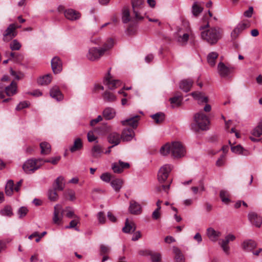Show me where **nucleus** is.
Returning a JSON list of instances; mask_svg holds the SVG:
<instances>
[{
  "label": "nucleus",
  "mask_w": 262,
  "mask_h": 262,
  "mask_svg": "<svg viewBox=\"0 0 262 262\" xmlns=\"http://www.w3.org/2000/svg\"><path fill=\"white\" fill-rule=\"evenodd\" d=\"M160 153L163 156H167L171 154L174 158H181L185 156L186 149L183 145L180 142H173L171 144L166 143L160 149Z\"/></svg>",
  "instance_id": "obj_1"
},
{
  "label": "nucleus",
  "mask_w": 262,
  "mask_h": 262,
  "mask_svg": "<svg viewBox=\"0 0 262 262\" xmlns=\"http://www.w3.org/2000/svg\"><path fill=\"white\" fill-rule=\"evenodd\" d=\"M113 40L111 38L108 39L101 48L93 47L89 50L86 54L88 60L94 61L99 60L103 56L106 52L109 50L113 46Z\"/></svg>",
  "instance_id": "obj_2"
},
{
  "label": "nucleus",
  "mask_w": 262,
  "mask_h": 262,
  "mask_svg": "<svg viewBox=\"0 0 262 262\" xmlns=\"http://www.w3.org/2000/svg\"><path fill=\"white\" fill-rule=\"evenodd\" d=\"M223 31L219 27L212 28L201 33L202 38L210 45L216 43L221 38Z\"/></svg>",
  "instance_id": "obj_3"
},
{
  "label": "nucleus",
  "mask_w": 262,
  "mask_h": 262,
  "mask_svg": "<svg viewBox=\"0 0 262 262\" xmlns=\"http://www.w3.org/2000/svg\"><path fill=\"white\" fill-rule=\"evenodd\" d=\"M42 159H29L23 164V168L26 173H31L37 170L43 164Z\"/></svg>",
  "instance_id": "obj_4"
},
{
  "label": "nucleus",
  "mask_w": 262,
  "mask_h": 262,
  "mask_svg": "<svg viewBox=\"0 0 262 262\" xmlns=\"http://www.w3.org/2000/svg\"><path fill=\"white\" fill-rule=\"evenodd\" d=\"M194 120L201 130H206L208 128V126L210 123L209 119L202 112L197 113L194 115Z\"/></svg>",
  "instance_id": "obj_5"
},
{
  "label": "nucleus",
  "mask_w": 262,
  "mask_h": 262,
  "mask_svg": "<svg viewBox=\"0 0 262 262\" xmlns=\"http://www.w3.org/2000/svg\"><path fill=\"white\" fill-rule=\"evenodd\" d=\"M132 5L135 18L138 20L143 19V17L141 14L144 6L143 0H132Z\"/></svg>",
  "instance_id": "obj_6"
},
{
  "label": "nucleus",
  "mask_w": 262,
  "mask_h": 262,
  "mask_svg": "<svg viewBox=\"0 0 262 262\" xmlns=\"http://www.w3.org/2000/svg\"><path fill=\"white\" fill-rule=\"evenodd\" d=\"M64 210L62 205L56 204L54 208L53 222L56 225H60L62 223Z\"/></svg>",
  "instance_id": "obj_7"
},
{
  "label": "nucleus",
  "mask_w": 262,
  "mask_h": 262,
  "mask_svg": "<svg viewBox=\"0 0 262 262\" xmlns=\"http://www.w3.org/2000/svg\"><path fill=\"white\" fill-rule=\"evenodd\" d=\"M172 168V166L169 164H165L160 168L158 173L159 182L162 183L166 180Z\"/></svg>",
  "instance_id": "obj_8"
},
{
  "label": "nucleus",
  "mask_w": 262,
  "mask_h": 262,
  "mask_svg": "<svg viewBox=\"0 0 262 262\" xmlns=\"http://www.w3.org/2000/svg\"><path fill=\"white\" fill-rule=\"evenodd\" d=\"M17 27L14 24H10L3 34V40L5 42H9L16 35L15 30Z\"/></svg>",
  "instance_id": "obj_9"
},
{
  "label": "nucleus",
  "mask_w": 262,
  "mask_h": 262,
  "mask_svg": "<svg viewBox=\"0 0 262 262\" xmlns=\"http://www.w3.org/2000/svg\"><path fill=\"white\" fill-rule=\"evenodd\" d=\"M104 84L110 90H114L121 85V82L118 80H114L110 76L108 72V75L104 79Z\"/></svg>",
  "instance_id": "obj_10"
},
{
  "label": "nucleus",
  "mask_w": 262,
  "mask_h": 262,
  "mask_svg": "<svg viewBox=\"0 0 262 262\" xmlns=\"http://www.w3.org/2000/svg\"><path fill=\"white\" fill-rule=\"evenodd\" d=\"M130 165L128 163L124 162L119 160L118 162H115L112 164V168L114 172L116 173H120L123 172L125 169L129 168Z\"/></svg>",
  "instance_id": "obj_11"
},
{
  "label": "nucleus",
  "mask_w": 262,
  "mask_h": 262,
  "mask_svg": "<svg viewBox=\"0 0 262 262\" xmlns=\"http://www.w3.org/2000/svg\"><path fill=\"white\" fill-rule=\"evenodd\" d=\"M250 26V23L247 20H244L239 23L236 27L231 33V36L233 38H236L245 29Z\"/></svg>",
  "instance_id": "obj_12"
},
{
  "label": "nucleus",
  "mask_w": 262,
  "mask_h": 262,
  "mask_svg": "<svg viewBox=\"0 0 262 262\" xmlns=\"http://www.w3.org/2000/svg\"><path fill=\"white\" fill-rule=\"evenodd\" d=\"M251 223L256 227L259 228L262 224V217L254 212H250L248 215Z\"/></svg>",
  "instance_id": "obj_13"
},
{
  "label": "nucleus",
  "mask_w": 262,
  "mask_h": 262,
  "mask_svg": "<svg viewBox=\"0 0 262 262\" xmlns=\"http://www.w3.org/2000/svg\"><path fill=\"white\" fill-rule=\"evenodd\" d=\"M140 120V116L139 115H136L128 119L121 121V124L124 125H129L133 128H136L138 125V122Z\"/></svg>",
  "instance_id": "obj_14"
},
{
  "label": "nucleus",
  "mask_w": 262,
  "mask_h": 262,
  "mask_svg": "<svg viewBox=\"0 0 262 262\" xmlns=\"http://www.w3.org/2000/svg\"><path fill=\"white\" fill-rule=\"evenodd\" d=\"M65 17L70 20H76L79 19L81 17V14L73 9H69L64 12Z\"/></svg>",
  "instance_id": "obj_15"
},
{
  "label": "nucleus",
  "mask_w": 262,
  "mask_h": 262,
  "mask_svg": "<svg viewBox=\"0 0 262 262\" xmlns=\"http://www.w3.org/2000/svg\"><path fill=\"white\" fill-rule=\"evenodd\" d=\"M51 67L53 72L57 74L62 70V62L58 57H54L51 60Z\"/></svg>",
  "instance_id": "obj_16"
},
{
  "label": "nucleus",
  "mask_w": 262,
  "mask_h": 262,
  "mask_svg": "<svg viewBox=\"0 0 262 262\" xmlns=\"http://www.w3.org/2000/svg\"><path fill=\"white\" fill-rule=\"evenodd\" d=\"M217 68L219 73L222 77H225L228 76L233 71V69L232 68L226 66L223 62L219 63Z\"/></svg>",
  "instance_id": "obj_17"
},
{
  "label": "nucleus",
  "mask_w": 262,
  "mask_h": 262,
  "mask_svg": "<svg viewBox=\"0 0 262 262\" xmlns=\"http://www.w3.org/2000/svg\"><path fill=\"white\" fill-rule=\"evenodd\" d=\"M135 137V132L133 129L124 128L121 134V139L123 141H130Z\"/></svg>",
  "instance_id": "obj_18"
},
{
  "label": "nucleus",
  "mask_w": 262,
  "mask_h": 262,
  "mask_svg": "<svg viewBox=\"0 0 262 262\" xmlns=\"http://www.w3.org/2000/svg\"><path fill=\"white\" fill-rule=\"evenodd\" d=\"M51 97L56 99L57 101H61L63 99V95L61 92L58 86L55 85L50 92Z\"/></svg>",
  "instance_id": "obj_19"
},
{
  "label": "nucleus",
  "mask_w": 262,
  "mask_h": 262,
  "mask_svg": "<svg viewBox=\"0 0 262 262\" xmlns=\"http://www.w3.org/2000/svg\"><path fill=\"white\" fill-rule=\"evenodd\" d=\"M207 235L210 240L215 242L221 235V232L214 230L212 228H209L207 230Z\"/></svg>",
  "instance_id": "obj_20"
},
{
  "label": "nucleus",
  "mask_w": 262,
  "mask_h": 262,
  "mask_svg": "<svg viewBox=\"0 0 262 262\" xmlns=\"http://www.w3.org/2000/svg\"><path fill=\"white\" fill-rule=\"evenodd\" d=\"M189 34L186 33H182L181 30H179L175 38L176 40L181 45H184L186 43L189 38Z\"/></svg>",
  "instance_id": "obj_21"
},
{
  "label": "nucleus",
  "mask_w": 262,
  "mask_h": 262,
  "mask_svg": "<svg viewBox=\"0 0 262 262\" xmlns=\"http://www.w3.org/2000/svg\"><path fill=\"white\" fill-rule=\"evenodd\" d=\"M129 211L132 214H139L141 213L142 209L140 204L134 201H131L129 207Z\"/></svg>",
  "instance_id": "obj_22"
},
{
  "label": "nucleus",
  "mask_w": 262,
  "mask_h": 262,
  "mask_svg": "<svg viewBox=\"0 0 262 262\" xmlns=\"http://www.w3.org/2000/svg\"><path fill=\"white\" fill-rule=\"evenodd\" d=\"M65 187L64 179L62 176L58 177L53 184V188L55 190L62 191Z\"/></svg>",
  "instance_id": "obj_23"
},
{
  "label": "nucleus",
  "mask_w": 262,
  "mask_h": 262,
  "mask_svg": "<svg viewBox=\"0 0 262 262\" xmlns=\"http://www.w3.org/2000/svg\"><path fill=\"white\" fill-rule=\"evenodd\" d=\"M191 95L192 97L198 101L199 104L203 103H207L208 102V98L206 96H204L203 93L200 92H192Z\"/></svg>",
  "instance_id": "obj_24"
},
{
  "label": "nucleus",
  "mask_w": 262,
  "mask_h": 262,
  "mask_svg": "<svg viewBox=\"0 0 262 262\" xmlns=\"http://www.w3.org/2000/svg\"><path fill=\"white\" fill-rule=\"evenodd\" d=\"M193 81L190 79L182 80L180 83V88L185 92L190 90L192 85Z\"/></svg>",
  "instance_id": "obj_25"
},
{
  "label": "nucleus",
  "mask_w": 262,
  "mask_h": 262,
  "mask_svg": "<svg viewBox=\"0 0 262 262\" xmlns=\"http://www.w3.org/2000/svg\"><path fill=\"white\" fill-rule=\"evenodd\" d=\"M121 137L117 133H113L109 135L108 140L110 143L113 144L114 146L118 145L120 142Z\"/></svg>",
  "instance_id": "obj_26"
},
{
  "label": "nucleus",
  "mask_w": 262,
  "mask_h": 262,
  "mask_svg": "<svg viewBox=\"0 0 262 262\" xmlns=\"http://www.w3.org/2000/svg\"><path fill=\"white\" fill-rule=\"evenodd\" d=\"M5 91L8 96H13L15 94L17 91L16 83L12 81L10 85L5 86Z\"/></svg>",
  "instance_id": "obj_27"
},
{
  "label": "nucleus",
  "mask_w": 262,
  "mask_h": 262,
  "mask_svg": "<svg viewBox=\"0 0 262 262\" xmlns=\"http://www.w3.org/2000/svg\"><path fill=\"white\" fill-rule=\"evenodd\" d=\"M256 246L255 241L252 239H248L244 241L242 244L243 249L245 251H251Z\"/></svg>",
  "instance_id": "obj_28"
},
{
  "label": "nucleus",
  "mask_w": 262,
  "mask_h": 262,
  "mask_svg": "<svg viewBox=\"0 0 262 262\" xmlns=\"http://www.w3.org/2000/svg\"><path fill=\"white\" fill-rule=\"evenodd\" d=\"M136 230V225L134 223L130 222H129L128 219H126L125 226L122 228L123 232L128 233L130 232H134Z\"/></svg>",
  "instance_id": "obj_29"
},
{
  "label": "nucleus",
  "mask_w": 262,
  "mask_h": 262,
  "mask_svg": "<svg viewBox=\"0 0 262 262\" xmlns=\"http://www.w3.org/2000/svg\"><path fill=\"white\" fill-rule=\"evenodd\" d=\"M103 152L102 147L98 144L94 145L91 149L92 156L95 158H98Z\"/></svg>",
  "instance_id": "obj_30"
},
{
  "label": "nucleus",
  "mask_w": 262,
  "mask_h": 262,
  "mask_svg": "<svg viewBox=\"0 0 262 262\" xmlns=\"http://www.w3.org/2000/svg\"><path fill=\"white\" fill-rule=\"evenodd\" d=\"M83 147V143L80 138H76L74 142L73 145L70 148L71 152H74L80 150Z\"/></svg>",
  "instance_id": "obj_31"
},
{
  "label": "nucleus",
  "mask_w": 262,
  "mask_h": 262,
  "mask_svg": "<svg viewBox=\"0 0 262 262\" xmlns=\"http://www.w3.org/2000/svg\"><path fill=\"white\" fill-rule=\"evenodd\" d=\"M175 262H185L184 257L181 250L176 247H173Z\"/></svg>",
  "instance_id": "obj_32"
},
{
  "label": "nucleus",
  "mask_w": 262,
  "mask_h": 262,
  "mask_svg": "<svg viewBox=\"0 0 262 262\" xmlns=\"http://www.w3.org/2000/svg\"><path fill=\"white\" fill-rule=\"evenodd\" d=\"M115 111L112 107H106L103 112V116L106 120L113 119L115 116Z\"/></svg>",
  "instance_id": "obj_33"
},
{
  "label": "nucleus",
  "mask_w": 262,
  "mask_h": 262,
  "mask_svg": "<svg viewBox=\"0 0 262 262\" xmlns=\"http://www.w3.org/2000/svg\"><path fill=\"white\" fill-rule=\"evenodd\" d=\"M231 151L236 154L247 156L249 152L247 150L244 149L241 145H237L234 146H231Z\"/></svg>",
  "instance_id": "obj_34"
},
{
  "label": "nucleus",
  "mask_w": 262,
  "mask_h": 262,
  "mask_svg": "<svg viewBox=\"0 0 262 262\" xmlns=\"http://www.w3.org/2000/svg\"><path fill=\"white\" fill-rule=\"evenodd\" d=\"M52 76L50 74H48L38 79L37 82L40 85H48L51 82Z\"/></svg>",
  "instance_id": "obj_35"
},
{
  "label": "nucleus",
  "mask_w": 262,
  "mask_h": 262,
  "mask_svg": "<svg viewBox=\"0 0 262 262\" xmlns=\"http://www.w3.org/2000/svg\"><path fill=\"white\" fill-rule=\"evenodd\" d=\"M123 181L120 179H115L111 182L112 187L116 191H119L123 184Z\"/></svg>",
  "instance_id": "obj_36"
},
{
  "label": "nucleus",
  "mask_w": 262,
  "mask_h": 262,
  "mask_svg": "<svg viewBox=\"0 0 262 262\" xmlns=\"http://www.w3.org/2000/svg\"><path fill=\"white\" fill-rule=\"evenodd\" d=\"M41 148V154L42 155H48L51 152V147L50 144L46 142H43L40 143Z\"/></svg>",
  "instance_id": "obj_37"
},
{
  "label": "nucleus",
  "mask_w": 262,
  "mask_h": 262,
  "mask_svg": "<svg viewBox=\"0 0 262 262\" xmlns=\"http://www.w3.org/2000/svg\"><path fill=\"white\" fill-rule=\"evenodd\" d=\"M183 100V97L181 95H177L169 99V101L172 104V107L180 106Z\"/></svg>",
  "instance_id": "obj_38"
},
{
  "label": "nucleus",
  "mask_w": 262,
  "mask_h": 262,
  "mask_svg": "<svg viewBox=\"0 0 262 262\" xmlns=\"http://www.w3.org/2000/svg\"><path fill=\"white\" fill-rule=\"evenodd\" d=\"M14 190V182L12 180H9L5 186V193L7 195L11 196L12 195Z\"/></svg>",
  "instance_id": "obj_39"
},
{
  "label": "nucleus",
  "mask_w": 262,
  "mask_h": 262,
  "mask_svg": "<svg viewBox=\"0 0 262 262\" xmlns=\"http://www.w3.org/2000/svg\"><path fill=\"white\" fill-rule=\"evenodd\" d=\"M229 196V193L228 191L225 190H222L220 191V197L224 203L228 204L230 202Z\"/></svg>",
  "instance_id": "obj_40"
},
{
  "label": "nucleus",
  "mask_w": 262,
  "mask_h": 262,
  "mask_svg": "<svg viewBox=\"0 0 262 262\" xmlns=\"http://www.w3.org/2000/svg\"><path fill=\"white\" fill-rule=\"evenodd\" d=\"M103 98L105 101L112 102L116 100V96L108 91H105L103 94Z\"/></svg>",
  "instance_id": "obj_41"
},
{
  "label": "nucleus",
  "mask_w": 262,
  "mask_h": 262,
  "mask_svg": "<svg viewBox=\"0 0 262 262\" xmlns=\"http://www.w3.org/2000/svg\"><path fill=\"white\" fill-rule=\"evenodd\" d=\"M203 9L196 2H194L192 7V13L193 15L197 17L202 12Z\"/></svg>",
  "instance_id": "obj_42"
},
{
  "label": "nucleus",
  "mask_w": 262,
  "mask_h": 262,
  "mask_svg": "<svg viewBox=\"0 0 262 262\" xmlns=\"http://www.w3.org/2000/svg\"><path fill=\"white\" fill-rule=\"evenodd\" d=\"M0 214L3 216H12L13 215V212L11 207L9 205L5 206L0 210Z\"/></svg>",
  "instance_id": "obj_43"
},
{
  "label": "nucleus",
  "mask_w": 262,
  "mask_h": 262,
  "mask_svg": "<svg viewBox=\"0 0 262 262\" xmlns=\"http://www.w3.org/2000/svg\"><path fill=\"white\" fill-rule=\"evenodd\" d=\"M218 57V54L216 52H211L207 56V60L211 66H214L215 64V60Z\"/></svg>",
  "instance_id": "obj_44"
},
{
  "label": "nucleus",
  "mask_w": 262,
  "mask_h": 262,
  "mask_svg": "<svg viewBox=\"0 0 262 262\" xmlns=\"http://www.w3.org/2000/svg\"><path fill=\"white\" fill-rule=\"evenodd\" d=\"M151 117L154 120L156 123L159 124L162 123L164 120L165 115L163 113H158L152 115Z\"/></svg>",
  "instance_id": "obj_45"
},
{
  "label": "nucleus",
  "mask_w": 262,
  "mask_h": 262,
  "mask_svg": "<svg viewBox=\"0 0 262 262\" xmlns=\"http://www.w3.org/2000/svg\"><path fill=\"white\" fill-rule=\"evenodd\" d=\"M10 55L13 60L17 63L22 62L24 58L23 55L18 53L11 52Z\"/></svg>",
  "instance_id": "obj_46"
},
{
  "label": "nucleus",
  "mask_w": 262,
  "mask_h": 262,
  "mask_svg": "<svg viewBox=\"0 0 262 262\" xmlns=\"http://www.w3.org/2000/svg\"><path fill=\"white\" fill-rule=\"evenodd\" d=\"M57 190L53 188V189H50L48 191L49 199L53 202H55L58 199V195L56 192Z\"/></svg>",
  "instance_id": "obj_47"
},
{
  "label": "nucleus",
  "mask_w": 262,
  "mask_h": 262,
  "mask_svg": "<svg viewBox=\"0 0 262 262\" xmlns=\"http://www.w3.org/2000/svg\"><path fill=\"white\" fill-rule=\"evenodd\" d=\"M122 20L123 23H127L130 20V13L127 8H124L123 10Z\"/></svg>",
  "instance_id": "obj_48"
},
{
  "label": "nucleus",
  "mask_w": 262,
  "mask_h": 262,
  "mask_svg": "<svg viewBox=\"0 0 262 262\" xmlns=\"http://www.w3.org/2000/svg\"><path fill=\"white\" fill-rule=\"evenodd\" d=\"M64 195L66 198H69V200L71 201L76 199L75 192L72 189L67 190L64 193Z\"/></svg>",
  "instance_id": "obj_49"
},
{
  "label": "nucleus",
  "mask_w": 262,
  "mask_h": 262,
  "mask_svg": "<svg viewBox=\"0 0 262 262\" xmlns=\"http://www.w3.org/2000/svg\"><path fill=\"white\" fill-rule=\"evenodd\" d=\"M61 159L60 156H56L55 157H52L50 159H47L45 160H43L42 162L43 163H51L53 165H56L59 160Z\"/></svg>",
  "instance_id": "obj_50"
},
{
  "label": "nucleus",
  "mask_w": 262,
  "mask_h": 262,
  "mask_svg": "<svg viewBox=\"0 0 262 262\" xmlns=\"http://www.w3.org/2000/svg\"><path fill=\"white\" fill-rule=\"evenodd\" d=\"M10 48L12 50H19L21 48V45L17 40L15 39L10 43Z\"/></svg>",
  "instance_id": "obj_51"
},
{
  "label": "nucleus",
  "mask_w": 262,
  "mask_h": 262,
  "mask_svg": "<svg viewBox=\"0 0 262 262\" xmlns=\"http://www.w3.org/2000/svg\"><path fill=\"white\" fill-rule=\"evenodd\" d=\"M152 262H161V256L160 253H153L151 251V254H150Z\"/></svg>",
  "instance_id": "obj_52"
},
{
  "label": "nucleus",
  "mask_w": 262,
  "mask_h": 262,
  "mask_svg": "<svg viewBox=\"0 0 262 262\" xmlns=\"http://www.w3.org/2000/svg\"><path fill=\"white\" fill-rule=\"evenodd\" d=\"M100 179L104 182L108 183L112 179V175L108 172L102 173L100 176Z\"/></svg>",
  "instance_id": "obj_53"
},
{
  "label": "nucleus",
  "mask_w": 262,
  "mask_h": 262,
  "mask_svg": "<svg viewBox=\"0 0 262 262\" xmlns=\"http://www.w3.org/2000/svg\"><path fill=\"white\" fill-rule=\"evenodd\" d=\"M170 188V184L164 185H159L156 187V190L157 192H161L162 191H164L166 192V194L168 193V190Z\"/></svg>",
  "instance_id": "obj_54"
},
{
  "label": "nucleus",
  "mask_w": 262,
  "mask_h": 262,
  "mask_svg": "<svg viewBox=\"0 0 262 262\" xmlns=\"http://www.w3.org/2000/svg\"><path fill=\"white\" fill-rule=\"evenodd\" d=\"M235 239V236L233 234H230L225 237V239L222 241V243L228 245L229 242L233 241Z\"/></svg>",
  "instance_id": "obj_55"
},
{
  "label": "nucleus",
  "mask_w": 262,
  "mask_h": 262,
  "mask_svg": "<svg viewBox=\"0 0 262 262\" xmlns=\"http://www.w3.org/2000/svg\"><path fill=\"white\" fill-rule=\"evenodd\" d=\"M28 209L26 207H21L18 210V214L19 217L25 216L28 213Z\"/></svg>",
  "instance_id": "obj_56"
},
{
  "label": "nucleus",
  "mask_w": 262,
  "mask_h": 262,
  "mask_svg": "<svg viewBox=\"0 0 262 262\" xmlns=\"http://www.w3.org/2000/svg\"><path fill=\"white\" fill-rule=\"evenodd\" d=\"M202 21L205 23L204 25H202L200 27V30H203L209 27L208 17L207 15H204L202 18Z\"/></svg>",
  "instance_id": "obj_57"
},
{
  "label": "nucleus",
  "mask_w": 262,
  "mask_h": 262,
  "mask_svg": "<svg viewBox=\"0 0 262 262\" xmlns=\"http://www.w3.org/2000/svg\"><path fill=\"white\" fill-rule=\"evenodd\" d=\"M161 209V207H157V208L152 212V217L154 220H158L160 217V210Z\"/></svg>",
  "instance_id": "obj_58"
},
{
  "label": "nucleus",
  "mask_w": 262,
  "mask_h": 262,
  "mask_svg": "<svg viewBox=\"0 0 262 262\" xmlns=\"http://www.w3.org/2000/svg\"><path fill=\"white\" fill-rule=\"evenodd\" d=\"M28 106V103L27 101H23L20 102L16 107V110L17 111L21 110L23 108H26Z\"/></svg>",
  "instance_id": "obj_59"
},
{
  "label": "nucleus",
  "mask_w": 262,
  "mask_h": 262,
  "mask_svg": "<svg viewBox=\"0 0 262 262\" xmlns=\"http://www.w3.org/2000/svg\"><path fill=\"white\" fill-rule=\"evenodd\" d=\"M99 222L100 224H104L105 222V217L103 212H99L97 214Z\"/></svg>",
  "instance_id": "obj_60"
},
{
  "label": "nucleus",
  "mask_w": 262,
  "mask_h": 262,
  "mask_svg": "<svg viewBox=\"0 0 262 262\" xmlns=\"http://www.w3.org/2000/svg\"><path fill=\"white\" fill-rule=\"evenodd\" d=\"M79 222V219L78 217H77L76 219L71 221L70 223V225L68 226H67L66 228H74L76 226V225L78 224Z\"/></svg>",
  "instance_id": "obj_61"
},
{
  "label": "nucleus",
  "mask_w": 262,
  "mask_h": 262,
  "mask_svg": "<svg viewBox=\"0 0 262 262\" xmlns=\"http://www.w3.org/2000/svg\"><path fill=\"white\" fill-rule=\"evenodd\" d=\"M253 13V8L252 7H250L248 10H246L244 13V15L246 17L250 18L252 16Z\"/></svg>",
  "instance_id": "obj_62"
},
{
  "label": "nucleus",
  "mask_w": 262,
  "mask_h": 262,
  "mask_svg": "<svg viewBox=\"0 0 262 262\" xmlns=\"http://www.w3.org/2000/svg\"><path fill=\"white\" fill-rule=\"evenodd\" d=\"M110 252V249L105 245H102L100 246V254L104 255L107 254Z\"/></svg>",
  "instance_id": "obj_63"
},
{
  "label": "nucleus",
  "mask_w": 262,
  "mask_h": 262,
  "mask_svg": "<svg viewBox=\"0 0 262 262\" xmlns=\"http://www.w3.org/2000/svg\"><path fill=\"white\" fill-rule=\"evenodd\" d=\"M88 140L89 142H92L95 141L97 138L94 135V133L92 131H90L88 133Z\"/></svg>",
  "instance_id": "obj_64"
}]
</instances>
